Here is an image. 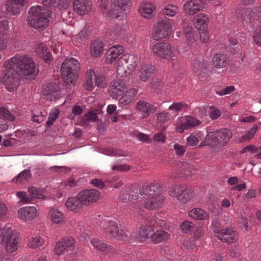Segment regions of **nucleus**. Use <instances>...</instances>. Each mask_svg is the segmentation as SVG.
<instances>
[{
    "label": "nucleus",
    "mask_w": 261,
    "mask_h": 261,
    "mask_svg": "<svg viewBox=\"0 0 261 261\" xmlns=\"http://www.w3.org/2000/svg\"><path fill=\"white\" fill-rule=\"evenodd\" d=\"M30 17L28 24L38 30H42L47 27L48 18L50 17L51 11L40 6L31 7L28 11Z\"/></svg>",
    "instance_id": "nucleus-1"
},
{
    "label": "nucleus",
    "mask_w": 261,
    "mask_h": 261,
    "mask_svg": "<svg viewBox=\"0 0 261 261\" xmlns=\"http://www.w3.org/2000/svg\"><path fill=\"white\" fill-rule=\"evenodd\" d=\"M8 61L23 75H32L34 77L38 74L39 70L36 69L33 59L29 56L17 55Z\"/></svg>",
    "instance_id": "nucleus-2"
},
{
    "label": "nucleus",
    "mask_w": 261,
    "mask_h": 261,
    "mask_svg": "<svg viewBox=\"0 0 261 261\" xmlns=\"http://www.w3.org/2000/svg\"><path fill=\"white\" fill-rule=\"evenodd\" d=\"M6 60L3 64L4 69L0 76V83L4 84L10 92L16 90L19 85L18 74L14 67Z\"/></svg>",
    "instance_id": "nucleus-3"
},
{
    "label": "nucleus",
    "mask_w": 261,
    "mask_h": 261,
    "mask_svg": "<svg viewBox=\"0 0 261 261\" xmlns=\"http://www.w3.org/2000/svg\"><path fill=\"white\" fill-rule=\"evenodd\" d=\"M98 221L102 229L103 234L107 237L114 238L117 240H124L127 237V233L122 229H119L116 221L108 217H99Z\"/></svg>",
    "instance_id": "nucleus-4"
},
{
    "label": "nucleus",
    "mask_w": 261,
    "mask_h": 261,
    "mask_svg": "<svg viewBox=\"0 0 261 261\" xmlns=\"http://www.w3.org/2000/svg\"><path fill=\"white\" fill-rule=\"evenodd\" d=\"M142 189H147L143 197H140L141 202L144 201V207L148 210H153L161 207L164 197L158 192V188L155 185L143 187Z\"/></svg>",
    "instance_id": "nucleus-5"
},
{
    "label": "nucleus",
    "mask_w": 261,
    "mask_h": 261,
    "mask_svg": "<svg viewBox=\"0 0 261 261\" xmlns=\"http://www.w3.org/2000/svg\"><path fill=\"white\" fill-rule=\"evenodd\" d=\"M80 63L74 58L66 59L62 64L61 72L64 81L68 85L75 84L78 77Z\"/></svg>",
    "instance_id": "nucleus-6"
},
{
    "label": "nucleus",
    "mask_w": 261,
    "mask_h": 261,
    "mask_svg": "<svg viewBox=\"0 0 261 261\" xmlns=\"http://www.w3.org/2000/svg\"><path fill=\"white\" fill-rule=\"evenodd\" d=\"M231 137V132L228 129L210 132L205 136L202 145L221 147L229 142Z\"/></svg>",
    "instance_id": "nucleus-7"
},
{
    "label": "nucleus",
    "mask_w": 261,
    "mask_h": 261,
    "mask_svg": "<svg viewBox=\"0 0 261 261\" xmlns=\"http://www.w3.org/2000/svg\"><path fill=\"white\" fill-rule=\"evenodd\" d=\"M19 239V232L11 227L4 229L0 234V244L8 252H13L18 249Z\"/></svg>",
    "instance_id": "nucleus-8"
},
{
    "label": "nucleus",
    "mask_w": 261,
    "mask_h": 261,
    "mask_svg": "<svg viewBox=\"0 0 261 261\" xmlns=\"http://www.w3.org/2000/svg\"><path fill=\"white\" fill-rule=\"evenodd\" d=\"M152 51L156 56L168 60L173 64H175L177 60L178 52L168 43H155L152 46Z\"/></svg>",
    "instance_id": "nucleus-9"
},
{
    "label": "nucleus",
    "mask_w": 261,
    "mask_h": 261,
    "mask_svg": "<svg viewBox=\"0 0 261 261\" xmlns=\"http://www.w3.org/2000/svg\"><path fill=\"white\" fill-rule=\"evenodd\" d=\"M147 189H141L138 192L128 190L123 192L120 196V200L124 202L128 201L132 202L133 203V212L141 215L142 213V203L140 200V197H143L146 192Z\"/></svg>",
    "instance_id": "nucleus-10"
},
{
    "label": "nucleus",
    "mask_w": 261,
    "mask_h": 261,
    "mask_svg": "<svg viewBox=\"0 0 261 261\" xmlns=\"http://www.w3.org/2000/svg\"><path fill=\"white\" fill-rule=\"evenodd\" d=\"M129 0H111L110 12L107 16L111 19H124L126 17L125 10Z\"/></svg>",
    "instance_id": "nucleus-11"
},
{
    "label": "nucleus",
    "mask_w": 261,
    "mask_h": 261,
    "mask_svg": "<svg viewBox=\"0 0 261 261\" xmlns=\"http://www.w3.org/2000/svg\"><path fill=\"white\" fill-rule=\"evenodd\" d=\"M174 25V20L171 19H165L158 22L154 28V39L158 40L167 38L171 33Z\"/></svg>",
    "instance_id": "nucleus-12"
},
{
    "label": "nucleus",
    "mask_w": 261,
    "mask_h": 261,
    "mask_svg": "<svg viewBox=\"0 0 261 261\" xmlns=\"http://www.w3.org/2000/svg\"><path fill=\"white\" fill-rule=\"evenodd\" d=\"M78 195L83 205L88 206L99 200L100 193L96 189H90L81 191Z\"/></svg>",
    "instance_id": "nucleus-13"
},
{
    "label": "nucleus",
    "mask_w": 261,
    "mask_h": 261,
    "mask_svg": "<svg viewBox=\"0 0 261 261\" xmlns=\"http://www.w3.org/2000/svg\"><path fill=\"white\" fill-rule=\"evenodd\" d=\"M39 216V211L35 206H25L19 208L17 217L23 222H30L36 219Z\"/></svg>",
    "instance_id": "nucleus-14"
},
{
    "label": "nucleus",
    "mask_w": 261,
    "mask_h": 261,
    "mask_svg": "<svg viewBox=\"0 0 261 261\" xmlns=\"http://www.w3.org/2000/svg\"><path fill=\"white\" fill-rule=\"evenodd\" d=\"M214 232L216 236L222 242L232 243L238 239V234L232 227L221 230H215Z\"/></svg>",
    "instance_id": "nucleus-15"
},
{
    "label": "nucleus",
    "mask_w": 261,
    "mask_h": 261,
    "mask_svg": "<svg viewBox=\"0 0 261 261\" xmlns=\"http://www.w3.org/2000/svg\"><path fill=\"white\" fill-rule=\"evenodd\" d=\"M199 124L200 121L197 119L190 116H184L179 119L176 129L178 133H182L185 129Z\"/></svg>",
    "instance_id": "nucleus-16"
},
{
    "label": "nucleus",
    "mask_w": 261,
    "mask_h": 261,
    "mask_svg": "<svg viewBox=\"0 0 261 261\" xmlns=\"http://www.w3.org/2000/svg\"><path fill=\"white\" fill-rule=\"evenodd\" d=\"M74 241L72 237H66L59 241L54 250L56 255H61L66 251L73 250Z\"/></svg>",
    "instance_id": "nucleus-17"
},
{
    "label": "nucleus",
    "mask_w": 261,
    "mask_h": 261,
    "mask_svg": "<svg viewBox=\"0 0 261 261\" xmlns=\"http://www.w3.org/2000/svg\"><path fill=\"white\" fill-rule=\"evenodd\" d=\"M90 0H73V10L78 15L84 16L88 14L92 9Z\"/></svg>",
    "instance_id": "nucleus-18"
},
{
    "label": "nucleus",
    "mask_w": 261,
    "mask_h": 261,
    "mask_svg": "<svg viewBox=\"0 0 261 261\" xmlns=\"http://www.w3.org/2000/svg\"><path fill=\"white\" fill-rule=\"evenodd\" d=\"M22 8V7L11 0H7L6 4L0 8V13L3 16H17L20 14Z\"/></svg>",
    "instance_id": "nucleus-19"
},
{
    "label": "nucleus",
    "mask_w": 261,
    "mask_h": 261,
    "mask_svg": "<svg viewBox=\"0 0 261 261\" xmlns=\"http://www.w3.org/2000/svg\"><path fill=\"white\" fill-rule=\"evenodd\" d=\"M42 94L47 100L56 101L61 97L59 87L55 84L49 83L42 90Z\"/></svg>",
    "instance_id": "nucleus-20"
},
{
    "label": "nucleus",
    "mask_w": 261,
    "mask_h": 261,
    "mask_svg": "<svg viewBox=\"0 0 261 261\" xmlns=\"http://www.w3.org/2000/svg\"><path fill=\"white\" fill-rule=\"evenodd\" d=\"M126 88L125 83L121 80L113 81L109 88L108 93L113 98H116L121 95Z\"/></svg>",
    "instance_id": "nucleus-21"
},
{
    "label": "nucleus",
    "mask_w": 261,
    "mask_h": 261,
    "mask_svg": "<svg viewBox=\"0 0 261 261\" xmlns=\"http://www.w3.org/2000/svg\"><path fill=\"white\" fill-rule=\"evenodd\" d=\"M204 8V4L201 0H190L184 5L183 9L186 13L193 15Z\"/></svg>",
    "instance_id": "nucleus-22"
},
{
    "label": "nucleus",
    "mask_w": 261,
    "mask_h": 261,
    "mask_svg": "<svg viewBox=\"0 0 261 261\" xmlns=\"http://www.w3.org/2000/svg\"><path fill=\"white\" fill-rule=\"evenodd\" d=\"M65 206L71 212L80 213L83 210L84 205L77 194L76 196L68 198L65 202Z\"/></svg>",
    "instance_id": "nucleus-23"
},
{
    "label": "nucleus",
    "mask_w": 261,
    "mask_h": 261,
    "mask_svg": "<svg viewBox=\"0 0 261 261\" xmlns=\"http://www.w3.org/2000/svg\"><path fill=\"white\" fill-rule=\"evenodd\" d=\"M257 16L256 21H259L261 24V13L257 9H253L251 11L247 10L243 11L240 19L244 24H247L255 20V16L256 17Z\"/></svg>",
    "instance_id": "nucleus-24"
},
{
    "label": "nucleus",
    "mask_w": 261,
    "mask_h": 261,
    "mask_svg": "<svg viewBox=\"0 0 261 261\" xmlns=\"http://www.w3.org/2000/svg\"><path fill=\"white\" fill-rule=\"evenodd\" d=\"M152 228L148 225H142L138 230L136 234V239L141 243H144L150 238H151Z\"/></svg>",
    "instance_id": "nucleus-25"
},
{
    "label": "nucleus",
    "mask_w": 261,
    "mask_h": 261,
    "mask_svg": "<svg viewBox=\"0 0 261 261\" xmlns=\"http://www.w3.org/2000/svg\"><path fill=\"white\" fill-rule=\"evenodd\" d=\"M124 52L123 47L122 45H117L111 47L107 53V57L106 59V63L112 64L115 62L116 59Z\"/></svg>",
    "instance_id": "nucleus-26"
},
{
    "label": "nucleus",
    "mask_w": 261,
    "mask_h": 261,
    "mask_svg": "<svg viewBox=\"0 0 261 261\" xmlns=\"http://www.w3.org/2000/svg\"><path fill=\"white\" fill-rule=\"evenodd\" d=\"M193 25L198 30L206 29L209 22V16L204 13L196 15L193 20Z\"/></svg>",
    "instance_id": "nucleus-27"
},
{
    "label": "nucleus",
    "mask_w": 261,
    "mask_h": 261,
    "mask_svg": "<svg viewBox=\"0 0 261 261\" xmlns=\"http://www.w3.org/2000/svg\"><path fill=\"white\" fill-rule=\"evenodd\" d=\"M138 10L142 17L149 19L156 10V6L151 3L145 2L140 4Z\"/></svg>",
    "instance_id": "nucleus-28"
},
{
    "label": "nucleus",
    "mask_w": 261,
    "mask_h": 261,
    "mask_svg": "<svg viewBox=\"0 0 261 261\" xmlns=\"http://www.w3.org/2000/svg\"><path fill=\"white\" fill-rule=\"evenodd\" d=\"M120 61L124 62V64L126 65L128 73H131L136 69L138 64V58L133 55L124 54L120 57Z\"/></svg>",
    "instance_id": "nucleus-29"
},
{
    "label": "nucleus",
    "mask_w": 261,
    "mask_h": 261,
    "mask_svg": "<svg viewBox=\"0 0 261 261\" xmlns=\"http://www.w3.org/2000/svg\"><path fill=\"white\" fill-rule=\"evenodd\" d=\"M137 110L142 112L145 116L153 114L156 111V108L143 100H139L136 105Z\"/></svg>",
    "instance_id": "nucleus-30"
},
{
    "label": "nucleus",
    "mask_w": 261,
    "mask_h": 261,
    "mask_svg": "<svg viewBox=\"0 0 261 261\" xmlns=\"http://www.w3.org/2000/svg\"><path fill=\"white\" fill-rule=\"evenodd\" d=\"M103 51V43L98 40L93 41L90 46V55L92 58H99Z\"/></svg>",
    "instance_id": "nucleus-31"
},
{
    "label": "nucleus",
    "mask_w": 261,
    "mask_h": 261,
    "mask_svg": "<svg viewBox=\"0 0 261 261\" xmlns=\"http://www.w3.org/2000/svg\"><path fill=\"white\" fill-rule=\"evenodd\" d=\"M49 217L51 222L56 225H61L65 223V217L62 212L55 208L50 209Z\"/></svg>",
    "instance_id": "nucleus-32"
},
{
    "label": "nucleus",
    "mask_w": 261,
    "mask_h": 261,
    "mask_svg": "<svg viewBox=\"0 0 261 261\" xmlns=\"http://www.w3.org/2000/svg\"><path fill=\"white\" fill-rule=\"evenodd\" d=\"M138 92L136 88H130L126 91L119 99V103L122 106H127L132 103Z\"/></svg>",
    "instance_id": "nucleus-33"
},
{
    "label": "nucleus",
    "mask_w": 261,
    "mask_h": 261,
    "mask_svg": "<svg viewBox=\"0 0 261 261\" xmlns=\"http://www.w3.org/2000/svg\"><path fill=\"white\" fill-rule=\"evenodd\" d=\"M188 216L196 220H205L208 218V214L204 210L200 208H194L190 211Z\"/></svg>",
    "instance_id": "nucleus-34"
},
{
    "label": "nucleus",
    "mask_w": 261,
    "mask_h": 261,
    "mask_svg": "<svg viewBox=\"0 0 261 261\" xmlns=\"http://www.w3.org/2000/svg\"><path fill=\"white\" fill-rule=\"evenodd\" d=\"M91 243L95 250L105 253L110 252L113 249V248L111 245L102 242L97 238L92 239L91 240Z\"/></svg>",
    "instance_id": "nucleus-35"
},
{
    "label": "nucleus",
    "mask_w": 261,
    "mask_h": 261,
    "mask_svg": "<svg viewBox=\"0 0 261 261\" xmlns=\"http://www.w3.org/2000/svg\"><path fill=\"white\" fill-rule=\"evenodd\" d=\"M170 238L168 232L163 230H159L154 232H152L151 241L154 244H158L160 242L166 241Z\"/></svg>",
    "instance_id": "nucleus-36"
},
{
    "label": "nucleus",
    "mask_w": 261,
    "mask_h": 261,
    "mask_svg": "<svg viewBox=\"0 0 261 261\" xmlns=\"http://www.w3.org/2000/svg\"><path fill=\"white\" fill-rule=\"evenodd\" d=\"M153 67L150 65H142L139 70V79L142 82H145L148 80L153 72Z\"/></svg>",
    "instance_id": "nucleus-37"
},
{
    "label": "nucleus",
    "mask_w": 261,
    "mask_h": 261,
    "mask_svg": "<svg viewBox=\"0 0 261 261\" xmlns=\"http://www.w3.org/2000/svg\"><path fill=\"white\" fill-rule=\"evenodd\" d=\"M240 180L237 176H232L228 178L227 183L229 185L232 186V190L241 191L247 188L245 182L240 184Z\"/></svg>",
    "instance_id": "nucleus-38"
},
{
    "label": "nucleus",
    "mask_w": 261,
    "mask_h": 261,
    "mask_svg": "<svg viewBox=\"0 0 261 261\" xmlns=\"http://www.w3.org/2000/svg\"><path fill=\"white\" fill-rule=\"evenodd\" d=\"M195 197L194 190L191 187L187 186V189L179 197L178 201L181 203H186L193 200Z\"/></svg>",
    "instance_id": "nucleus-39"
},
{
    "label": "nucleus",
    "mask_w": 261,
    "mask_h": 261,
    "mask_svg": "<svg viewBox=\"0 0 261 261\" xmlns=\"http://www.w3.org/2000/svg\"><path fill=\"white\" fill-rule=\"evenodd\" d=\"M184 33L187 44L189 46L194 45L196 42V38L193 28L191 26L184 27Z\"/></svg>",
    "instance_id": "nucleus-40"
},
{
    "label": "nucleus",
    "mask_w": 261,
    "mask_h": 261,
    "mask_svg": "<svg viewBox=\"0 0 261 261\" xmlns=\"http://www.w3.org/2000/svg\"><path fill=\"white\" fill-rule=\"evenodd\" d=\"M28 246L33 249H37L44 244V240L40 236H32L27 238Z\"/></svg>",
    "instance_id": "nucleus-41"
},
{
    "label": "nucleus",
    "mask_w": 261,
    "mask_h": 261,
    "mask_svg": "<svg viewBox=\"0 0 261 261\" xmlns=\"http://www.w3.org/2000/svg\"><path fill=\"white\" fill-rule=\"evenodd\" d=\"M36 53L37 55L43 59L45 62L47 63L50 60V54L45 44L43 43L39 44L36 49Z\"/></svg>",
    "instance_id": "nucleus-42"
},
{
    "label": "nucleus",
    "mask_w": 261,
    "mask_h": 261,
    "mask_svg": "<svg viewBox=\"0 0 261 261\" xmlns=\"http://www.w3.org/2000/svg\"><path fill=\"white\" fill-rule=\"evenodd\" d=\"M187 189L186 185H175L172 186L169 191V194L172 197H176L178 200L181 195Z\"/></svg>",
    "instance_id": "nucleus-43"
},
{
    "label": "nucleus",
    "mask_w": 261,
    "mask_h": 261,
    "mask_svg": "<svg viewBox=\"0 0 261 261\" xmlns=\"http://www.w3.org/2000/svg\"><path fill=\"white\" fill-rule=\"evenodd\" d=\"M89 36L88 28L86 27L81 30L77 35L74 37V43L76 46H80L83 42L87 39Z\"/></svg>",
    "instance_id": "nucleus-44"
},
{
    "label": "nucleus",
    "mask_w": 261,
    "mask_h": 261,
    "mask_svg": "<svg viewBox=\"0 0 261 261\" xmlns=\"http://www.w3.org/2000/svg\"><path fill=\"white\" fill-rule=\"evenodd\" d=\"M95 75V71L93 69H88L86 71V82L84 83V87L87 91H91L94 88L92 77Z\"/></svg>",
    "instance_id": "nucleus-45"
},
{
    "label": "nucleus",
    "mask_w": 261,
    "mask_h": 261,
    "mask_svg": "<svg viewBox=\"0 0 261 261\" xmlns=\"http://www.w3.org/2000/svg\"><path fill=\"white\" fill-rule=\"evenodd\" d=\"M207 65L206 63L203 61L202 58L201 57L197 60H194L192 63L193 69L198 73H200L201 71L205 69Z\"/></svg>",
    "instance_id": "nucleus-46"
},
{
    "label": "nucleus",
    "mask_w": 261,
    "mask_h": 261,
    "mask_svg": "<svg viewBox=\"0 0 261 261\" xmlns=\"http://www.w3.org/2000/svg\"><path fill=\"white\" fill-rule=\"evenodd\" d=\"M28 192L32 198L44 199L46 197L43 190L35 187H31L28 189Z\"/></svg>",
    "instance_id": "nucleus-47"
},
{
    "label": "nucleus",
    "mask_w": 261,
    "mask_h": 261,
    "mask_svg": "<svg viewBox=\"0 0 261 261\" xmlns=\"http://www.w3.org/2000/svg\"><path fill=\"white\" fill-rule=\"evenodd\" d=\"M214 66L217 68H223L226 64V57L222 54H217L213 60Z\"/></svg>",
    "instance_id": "nucleus-48"
},
{
    "label": "nucleus",
    "mask_w": 261,
    "mask_h": 261,
    "mask_svg": "<svg viewBox=\"0 0 261 261\" xmlns=\"http://www.w3.org/2000/svg\"><path fill=\"white\" fill-rule=\"evenodd\" d=\"M186 106V105L182 102H173L169 107L168 110L172 111L171 114L174 118L178 115V112L181 111Z\"/></svg>",
    "instance_id": "nucleus-49"
},
{
    "label": "nucleus",
    "mask_w": 261,
    "mask_h": 261,
    "mask_svg": "<svg viewBox=\"0 0 261 261\" xmlns=\"http://www.w3.org/2000/svg\"><path fill=\"white\" fill-rule=\"evenodd\" d=\"M31 174L30 170H23L17 175L13 179V180L16 182H23L28 181L31 177Z\"/></svg>",
    "instance_id": "nucleus-50"
},
{
    "label": "nucleus",
    "mask_w": 261,
    "mask_h": 261,
    "mask_svg": "<svg viewBox=\"0 0 261 261\" xmlns=\"http://www.w3.org/2000/svg\"><path fill=\"white\" fill-rule=\"evenodd\" d=\"M178 166L184 171L185 175H189L190 174L194 173V166L188 162H181L178 164Z\"/></svg>",
    "instance_id": "nucleus-51"
},
{
    "label": "nucleus",
    "mask_w": 261,
    "mask_h": 261,
    "mask_svg": "<svg viewBox=\"0 0 261 261\" xmlns=\"http://www.w3.org/2000/svg\"><path fill=\"white\" fill-rule=\"evenodd\" d=\"M124 62L120 61V58L118 59L117 62L116 71L117 74L121 76H125L126 75L129 74L127 69L124 67Z\"/></svg>",
    "instance_id": "nucleus-52"
},
{
    "label": "nucleus",
    "mask_w": 261,
    "mask_h": 261,
    "mask_svg": "<svg viewBox=\"0 0 261 261\" xmlns=\"http://www.w3.org/2000/svg\"><path fill=\"white\" fill-rule=\"evenodd\" d=\"M178 11L176 6L173 5H168L163 10V13L170 17H173L176 15Z\"/></svg>",
    "instance_id": "nucleus-53"
},
{
    "label": "nucleus",
    "mask_w": 261,
    "mask_h": 261,
    "mask_svg": "<svg viewBox=\"0 0 261 261\" xmlns=\"http://www.w3.org/2000/svg\"><path fill=\"white\" fill-rule=\"evenodd\" d=\"M257 125H254L251 128V129L247 132V134L245 136H242L239 138V141L243 142L247 140H250L254 137L257 130Z\"/></svg>",
    "instance_id": "nucleus-54"
},
{
    "label": "nucleus",
    "mask_w": 261,
    "mask_h": 261,
    "mask_svg": "<svg viewBox=\"0 0 261 261\" xmlns=\"http://www.w3.org/2000/svg\"><path fill=\"white\" fill-rule=\"evenodd\" d=\"M174 117L171 113L166 112H163L158 114L157 116V120L159 122L164 123L170 120H171Z\"/></svg>",
    "instance_id": "nucleus-55"
},
{
    "label": "nucleus",
    "mask_w": 261,
    "mask_h": 261,
    "mask_svg": "<svg viewBox=\"0 0 261 261\" xmlns=\"http://www.w3.org/2000/svg\"><path fill=\"white\" fill-rule=\"evenodd\" d=\"M3 17H4L2 13L0 14V34H6V32L8 31L9 29V21L5 19H3Z\"/></svg>",
    "instance_id": "nucleus-56"
},
{
    "label": "nucleus",
    "mask_w": 261,
    "mask_h": 261,
    "mask_svg": "<svg viewBox=\"0 0 261 261\" xmlns=\"http://www.w3.org/2000/svg\"><path fill=\"white\" fill-rule=\"evenodd\" d=\"M95 79V84L99 88H103L107 84L106 77L101 74H96L94 75Z\"/></svg>",
    "instance_id": "nucleus-57"
},
{
    "label": "nucleus",
    "mask_w": 261,
    "mask_h": 261,
    "mask_svg": "<svg viewBox=\"0 0 261 261\" xmlns=\"http://www.w3.org/2000/svg\"><path fill=\"white\" fill-rule=\"evenodd\" d=\"M59 114V111L57 109H54L50 112L48 120L46 123L48 126L52 125Z\"/></svg>",
    "instance_id": "nucleus-58"
},
{
    "label": "nucleus",
    "mask_w": 261,
    "mask_h": 261,
    "mask_svg": "<svg viewBox=\"0 0 261 261\" xmlns=\"http://www.w3.org/2000/svg\"><path fill=\"white\" fill-rule=\"evenodd\" d=\"M208 113L210 118L213 120L219 118L221 115L220 111L214 106L209 108Z\"/></svg>",
    "instance_id": "nucleus-59"
},
{
    "label": "nucleus",
    "mask_w": 261,
    "mask_h": 261,
    "mask_svg": "<svg viewBox=\"0 0 261 261\" xmlns=\"http://www.w3.org/2000/svg\"><path fill=\"white\" fill-rule=\"evenodd\" d=\"M16 195L19 199V201L23 204L29 203L31 201V198L28 197L25 192H17Z\"/></svg>",
    "instance_id": "nucleus-60"
},
{
    "label": "nucleus",
    "mask_w": 261,
    "mask_h": 261,
    "mask_svg": "<svg viewBox=\"0 0 261 261\" xmlns=\"http://www.w3.org/2000/svg\"><path fill=\"white\" fill-rule=\"evenodd\" d=\"M0 115L10 121H13L15 119L14 116L3 107H0Z\"/></svg>",
    "instance_id": "nucleus-61"
},
{
    "label": "nucleus",
    "mask_w": 261,
    "mask_h": 261,
    "mask_svg": "<svg viewBox=\"0 0 261 261\" xmlns=\"http://www.w3.org/2000/svg\"><path fill=\"white\" fill-rule=\"evenodd\" d=\"M199 31L200 41L203 43L207 42L210 39L208 30L206 29H203Z\"/></svg>",
    "instance_id": "nucleus-62"
},
{
    "label": "nucleus",
    "mask_w": 261,
    "mask_h": 261,
    "mask_svg": "<svg viewBox=\"0 0 261 261\" xmlns=\"http://www.w3.org/2000/svg\"><path fill=\"white\" fill-rule=\"evenodd\" d=\"M180 227L182 231L184 233H187L190 232L191 230L193 231L194 226L192 223L189 221H185L182 222Z\"/></svg>",
    "instance_id": "nucleus-63"
},
{
    "label": "nucleus",
    "mask_w": 261,
    "mask_h": 261,
    "mask_svg": "<svg viewBox=\"0 0 261 261\" xmlns=\"http://www.w3.org/2000/svg\"><path fill=\"white\" fill-rule=\"evenodd\" d=\"M253 38L254 43L257 45L261 46V26L255 30Z\"/></svg>",
    "instance_id": "nucleus-64"
}]
</instances>
